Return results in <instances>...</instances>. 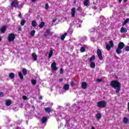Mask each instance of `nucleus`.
<instances>
[{"instance_id":"24","label":"nucleus","mask_w":129,"mask_h":129,"mask_svg":"<svg viewBox=\"0 0 129 129\" xmlns=\"http://www.w3.org/2000/svg\"><path fill=\"white\" fill-rule=\"evenodd\" d=\"M50 35V30L49 29H47L45 33L44 34V36L45 37H47V36H49Z\"/></svg>"},{"instance_id":"3","label":"nucleus","mask_w":129,"mask_h":129,"mask_svg":"<svg viewBox=\"0 0 129 129\" xmlns=\"http://www.w3.org/2000/svg\"><path fill=\"white\" fill-rule=\"evenodd\" d=\"M81 24H82V21L77 20L74 23H71V26H73L74 27H76L77 28H81Z\"/></svg>"},{"instance_id":"15","label":"nucleus","mask_w":129,"mask_h":129,"mask_svg":"<svg viewBox=\"0 0 129 129\" xmlns=\"http://www.w3.org/2000/svg\"><path fill=\"white\" fill-rule=\"evenodd\" d=\"M86 48H87V46L86 45H84L83 46L81 47L80 49V51L81 53L85 52V49H86Z\"/></svg>"},{"instance_id":"59","label":"nucleus","mask_w":129,"mask_h":129,"mask_svg":"<svg viewBox=\"0 0 129 129\" xmlns=\"http://www.w3.org/2000/svg\"><path fill=\"white\" fill-rule=\"evenodd\" d=\"M51 105H53V103H51Z\"/></svg>"},{"instance_id":"55","label":"nucleus","mask_w":129,"mask_h":129,"mask_svg":"<svg viewBox=\"0 0 129 129\" xmlns=\"http://www.w3.org/2000/svg\"><path fill=\"white\" fill-rule=\"evenodd\" d=\"M91 129H95V128L94 127V126H92Z\"/></svg>"},{"instance_id":"58","label":"nucleus","mask_w":129,"mask_h":129,"mask_svg":"<svg viewBox=\"0 0 129 129\" xmlns=\"http://www.w3.org/2000/svg\"><path fill=\"white\" fill-rule=\"evenodd\" d=\"M1 40H2V38L0 36V41H1Z\"/></svg>"},{"instance_id":"4","label":"nucleus","mask_w":129,"mask_h":129,"mask_svg":"<svg viewBox=\"0 0 129 129\" xmlns=\"http://www.w3.org/2000/svg\"><path fill=\"white\" fill-rule=\"evenodd\" d=\"M94 60H95V56L93 55L90 58V64L91 68H95V62H94Z\"/></svg>"},{"instance_id":"14","label":"nucleus","mask_w":129,"mask_h":129,"mask_svg":"<svg viewBox=\"0 0 129 129\" xmlns=\"http://www.w3.org/2000/svg\"><path fill=\"white\" fill-rule=\"evenodd\" d=\"M5 104L7 106H10L12 104V100H7L5 102Z\"/></svg>"},{"instance_id":"12","label":"nucleus","mask_w":129,"mask_h":129,"mask_svg":"<svg viewBox=\"0 0 129 129\" xmlns=\"http://www.w3.org/2000/svg\"><path fill=\"white\" fill-rule=\"evenodd\" d=\"M76 13V9H75V8H73L72 9V12H71L72 17L73 18H74V17H75Z\"/></svg>"},{"instance_id":"13","label":"nucleus","mask_w":129,"mask_h":129,"mask_svg":"<svg viewBox=\"0 0 129 129\" xmlns=\"http://www.w3.org/2000/svg\"><path fill=\"white\" fill-rule=\"evenodd\" d=\"M82 88H83V89H86V88H87V83H86V82H84L82 83Z\"/></svg>"},{"instance_id":"39","label":"nucleus","mask_w":129,"mask_h":129,"mask_svg":"<svg viewBox=\"0 0 129 129\" xmlns=\"http://www.w3.org/2000/svg\"><path fill=\"white\" fill-rule=\"evenodd\" d=\"M23 99H24V100H27V99H28V97H27V96H23L22 97Z\"/></svg>"},{"instance_id":"45","label":"nucleus","mask_w":129,"mask_h":129,"mask_svg":"<svg viewBox=\"0 0 129 129\" xmlns=\"http://www.w3.org/2000/svg\"><path fill=\"white\" fill-rule=\"evenodd\" d=\"M91 40L92 42H94V41H95V38H94V37H92L91 38Z\"/></svg>"},{"instance_id":"47","label":"nucleus","mask_w":129,"mask_h":129,"mask_svg":"<svg viewBox=\"0 0 129 129\" xmlns=\"http://www.w3.org/2000/svg\"><path fill=\"white\" fill-rule=\"evenodd\" d=\"M39 99H43V98H42V96H40L39 97Z\"/></svg>"},{"instance_id":"26","label":"nucleus","mask_w":129,"mask_h":129,"mask_svg":"<svg viewBox=\"0 0 129 129\" xmlns=\"http://www.w3.org/2000/svg\"><path fill=\"white\" fill-rule=\"evenodd\" d=\"M123 122L126 124L127 122H128V119L126 118V117H125L123 118Z\"/></svg>"},{"instance_id":"7","label":"nucleus","mask_w":129,"mask_h":129,"mask_svg":"<svg viewBox=\"0 0 129 129\" xmlns=\"http://www.w3.org/2000/svg\"><path fill=\"white\" fill-rule=\"evenodd\" d=\"M56 65H57V63L55 62V61H54L51 64L52 71H56V70H58V67H57Z\"/></svg>"},{"instance_id":"30","label":"nucleus","mask_w":129,"mask_h":129,"mask_svg":"<svg viewBox=\"0 0 129 129\" xmlns=\"http://www.w3.org/2000/svg\"><path fill=\"white\" fill-rule=\"evenodd\" d=\"M68 33L69 35L72 34L73 33V29L70 28L68 31Z\"/></svg>"},{"instance_id":"37","label":"nucleus","mask_w":129,"mask_h":129,"mask_svg":"<svg viewBox=\"0 0 129 129\" xmlns=\"http://www.w3.org/2000/svg\"><path fill=\"white\" fill-rule=\"evenodd\" d=\"M77 11H78V12H81L82 11V8H81V7L79 6L78 7Z\"/></svg>"},{"instance_id":"23","label":"nucleus","mask_w":129,"mask_h":129,"mask_svg":"<svg viewBox=\"0 0 129 129\" xmlns=\"http://www.w3.org/2000/svg\"><path fill=\"white\" fill-rule=\"evenodd\" d=\"M44 26H45V22H41L39 26L40 29H42V28H44Z\"/></svg>"},{"instance_id":"29","label":"nucleus","mask_w":129,"mask_h":129,"mask_svg":"<svg viewBox=\"0 0 129 129\" xmlns=\"http://www.w3.org/2000/svg\"><path fill=\"white\" fill-rule=\"evenodd\" d=\"M67 36V33H66L64 34H63L62 35H61V40H62V41L64 40V39H65V37Z\"/></svg>"},{"instance_id":"9","label":"nucleus","mask_w":129,"mask_h":129,"mask_svg":"<svg viewBox=\"0 0 129 129\" xmlns=\"http://www.w3.org/2000/svg\"><path fill=\"white\" fill-rule=\"evenodd\" d=\"M112 47H113V42L112 40H111L109 41V44H106V49H107L108 51H109Z\"/></svg>"},{"instance_id":"28","label":"nucleus","mask_w":129,"mask_h":129,"mask_svg":"<svg viewBox=\"0 0 129 129\" xmlns=\"http://www.w3.org/2000/svg\"><path fill=\"white\" fill-rule=\"evenodd\" d=\"M19 76L21 80H23V79H24V76H23V74H22L21 72H20L19 73Z\"/></svg>"},{"instance_id":"11","label":"nucleus","mask_w":129,"mask_h":129,"mask_svg":"<svg viewBox=\"0 0 129 129\" xmlns=\"http://www.w3.org/2000/svg\"><path fill=\"white\" fill-rule=\"evenodd\" d=\"M47 120H48V118L47 117H43L41 119V123L43 124L45 126L46 124Z\"/></svg>"},{"instance_id":"18","label":"nucleus","mask_w":129,"mask_h":129,"mask_svg":"<svg viewBox=\"0 0 129 129\" xmlns=\"http://www.w3.org/2000/svg\"><path fill=\"white\" fill-rule=\"evenodd\" d=\"M127 32V29L124 28L123 27H122L120 29V33H126Z\"/></svg>"},{"instance_id":"43","label":"nucleus","mask_w":129,"mask_h":129,"mask_svg":"<svg viewBox=\"0 0 129 129\" xmlns=\"http://www.w3.org/2000/svg\"><path fill=\"white\" fill-rule=\"evenodd\" d=\"M60 74H63V69L62 68H60Z\"/></svg>"},{"instance_id":"57","label":"nucleus","mask_w":129,"mask_h":129,"mask_svg":"<svg viewBox=\"0 0 129 129\" xmlns=\"http://www.w3.org/2000/svg\"><path fill=\"white\" fill-rule=\"evenodd\" d=\"M76 3V1H74V4H75Z\"/></svg>"},{"instance_id":"51","label":"nucleus","mask_w":129,"mask_h":129,"mask_svg":"<svg viewBox=\"0 0 129 129\" xmlns=\"http://www.w3.org/2000/svg\"><path fill=\"white\" fill-rule=\"evenodd\" d=\"M32 3H35V2H36V0H31Z\"/></svg>"},{"instance_id":"8","label":"nucleus","mask_w":129,"mask_h":129,"mask_svg":"<svg viewBox=\"0 0 129 129\" xmlns=\"http://www.w3.org/2000/svg\"><path fill=\"white\" fill-rule=\"evenodd\" d=\"M11 6L16 9L19 8V2L16 1H13L11 3Z\"/></svg>"},{"instance_id":"35","label":"nucleus","mask_w":129,"mask_h":129,"mask_svg":"<svg viewBox=\"0 0 129 129\" xmlns=\"http://www.w3.org/2000/svg\"><path fill=\"white\" fill-rule=\"evenodd\" d=\"M31 83L33 85H35L37 83V81L36 80H31Z\"/></svg>"},{"instance_id":"53","label":"nucleus","mask_w":129,"mask_h":129,"mask_svg":"<svg viewBox=\"0 0 129 129\" xmlns=\"http://www.w3.org/2000/svg\"><path fill=\"white\" fill-rule=\"evenodd\" d=\"M127 1V0H123L124 3H126Z\"/></svg>"},{"instance_id":"10","label":"nucleus","mask_w":129,"mask_h":129,"mask_svg":"<svg viewBox=\"0 0 129 129\" xmlns=\"http://www.w3.org/2000/svg\"><path fill=\"white\" fill-rule=\"evenodd\" d=\"M97 54L100 60H101L103 59V58L102 57V52H101V50H100V49H98L97 50Z\"/></svg>"},{"instance_id":"31","label":"nucleus","mask_w":129,"mask_h":129,"mask_svg":"<svg viewBox=\"0 0 129 129\" xmlns=\"http://www.w3.org/2000/svg\"><path fill=\"white\" fill-rule=\"evenodd\" d=\"M52 56H53V50H51L49 51V53L48 55V58H51V57H52Z\"/></svg>"},{"instance_id":"17","label":"nucleus","mask_w":129,"mask_h":129,"mask_svg":"<svg viewBox=\"0 0 129 129\" xmlns=\"http://www.w3.org/2000/svg\"><path fill=\"white\" fill-rule=\"evenodd\" d=\"M6 30H7V27H6V26H3L1 28V33L2 34H4V33H5V32H6Z\"/></svg>"},{"instance_id":"21","label":"nucleus","mask_w":129,"mask_h":129,"mask_svg":"<svg viewBox=\"0 0 129 129\" xmlns=\"http://www.w3.org/2000/svg\"><path fill=\"white\" fill-rule=\"evenodd\" d=\"M9 77L11 78V79H14V78H15V74L13 73L9 74Z\"/></svg>"},{"instance_id":"44","label":"nucleus","mask_w":129,"mask_h":129,"mask_svg":"<svg viewBox=\"0 0 129 129\" xmlns=\"http://www.w3.org/2000/svg\"><path fill=\"white\" fill-rule=\"evenodd\" d=\"M71 86H74L75 85V84L74 83V82H71Z\"/></svg>"},{"instance_id":"25","label":"nucleus","mask_w":129,"mask_h":129,"mask_svg":"<svg viewBox=\"0 0 129 129\" xmlns=\"http://www.w3.org/2000/svg\"><path fill=\"white\" fill-rule=\"evenodd\" d=\"M22 72L23 73V75H24V76H26V75H27V73H28V71L26 69H23L22 70Z\"/></svg>"},{"instance_id":"36","label":"nucleus","mask_w":129,"mask_h":129,"mask_svg":"<svg viewBox=\"0 0 129 129\" xmlns=\"http://www.w3.org/2000/svg\"><path fill=\"white\" fill-rule=\"evenodd\" d=\"M25 23H26V20H23L21 21V26H24Z\"/></svg>"},{"instance_id":"33","label":"nucleus","mask_w":129,"mask_h":129,"mask_svg":"<svg viewBox=\"0 0 129 129\" xmlns=\"http://www.w3.org/2000/svg\"><path fill=\"white\" fill-rule=\"evenodd\" d=\"M128 22H129V19L127 18L126 20H125L124 21L123 26H124V25H126V24H127V23H128Z\"/></svg>"},{"instance_id":"20","label":"nucleus","mask_w":129,"mask_h":129,"mask_svg":"<svg viewBox=\"0 0 129 129\" xmlns=\"http://www.w3.org/2000/svg\"><path fill=\"white\" fill-rule=\"evenodd\" d=\"M32 57L34 59V61H37V58H38V56H37V54L35 53H33L32 54Z\"/></svg>"},{"instance_id":"34","label":"nucleus","mask_w":129,"mask_h":129,"mask_svg":"<svg viewBox=\"0 0 129 129\" xmlns=\"http://www.w3.org/2000/svg\"><path fill=\"white\" fill-rule=\"evenodd\" d=\"M35 33H36V31L32 30L30 33L31 36H32V37H34V36H35Z\"/></svg>"},{"instance_id":"56","label":"nucleus","mask_w":129,"mask_h":129,"mask_svg":"<svg viewBox=\"0 0 129 129\" xmlns=\"http://www.w3.org/2000/svg\"><path fill=\"white\" fill-rule=\"evenodd\" d=\"M119 1V3H120L121 2H122V0H118Z\"/></svg>"},{"instance_id":"5","label":"nucleus","mask_w":129,"mask_h":129,"mask_svg":"<svg viewBox=\"0 0 129 129\" xmlns=\"http://www.w3.org/2000/svg\"><path fill=\"white\" fill-rule=\"evenodd\" d=\"M107 103L105 101H101L97 103L98 107H101L102 108L106 106Z\"/></svg>"},{"instance_id":"41","label":"nucleus","mask_w":129,"mask_h":129,"mask_svg":"<svg viewBox=\"0 0 129 129\" xmlns=\"http://www.w3.org/2000/svg\"><path fill=\"white\" fill-rule=\"evenodd\" d=\"M85 40H87V37H84L82 38V41H85Z\"/></svg>"},{"instance_id":"54","label":"nucleus","mask_w":129,"mask_h":129,"mask_svg":"<svg viewBox=\"0 0 129 129\" xmlns=\"http://www.w3.org/2000/svg\"><path fill=\"white\" fill-rule=\"evenodd\" d=\"M59 81H60V82H61V81H63V79H60L59 80Z\"/></svg>"},{"instance_id":"38","label":"nucleus","mask_w":129,"mask_h":129,"mask_svg":"<svg viewBox=\"0 0 129 129\" xmlns=\"http://www.w3.org/2000/svg\"><path fill=\"white\" fill-rule=\"evenodd\" d=\"M124 50H126L127 52H128V51H129V46H126L124 48Z\"/></svg>"},{"instance_id":"19","label":"nucleus","mask_w":129,"mask_h":129,"mask_svg":"<svg viewBox=\"0 0 129 129\" xmlns=\"http://www.w3.org/2000/svg\"><path fill=\"white\" fill-rule=\"evenodd\" d=\"M45 112H48V113H50V112H52V110L51 109V108L50 107H46L45 108Z\"/></svg>"},{"instance_id":"50","label":"nucleus","mask_w":129,"mask_h":129,"mask_svg":"<svg viewBox=\"0 0 129 129\" xmlns=\"http://www.w3.org/2000/svg\"><path fill=\"white\" fill-rule=\"evenodd\" d=\"M19 17L22 18V14L20 13L19 15Z\"/></svg>"},{"instance_id":"2","label":"nucleus","mask_w":129,"mask_h":129,"mask_svg":"<svg viewBox=\"0 0 129 129\" xmlns=\"http://www.w3.org/2000/svg\"><path fill=\"white\" fill-rule=\"evenodd\" d=\"M123 48H124V43H123V42H119L118 45V47L116 49V52L117 54H121L122 52L121 50H122Z\"/></svg>"},{"instance_id":"1","label":"nucleus","mask_w":129,"mask_h":129,"mask_svg":"<svg viewBox=\"0 0 129 129\" xmlns=\"http://www.w3.org/2000/svg\"><path fill=\"white\" fill-rule=\"evenodd\" d=\"M110 85L115 89L116 93H119L121 88L120 83L119 82L116 80L112 81L110 83Z\"/></svg>"},{"instance_id":"6","label":"nucleus","mask_w":129,"mask_h":129,"mask_svg":"<svg viewBox=\"0 0 129 129\" xmlns=\"http://www.w3.org/2000/svg\"><path fill=\"white\" fill-rule=\"evenodd\" d=\"M16 39V35L14 33H11L9 35L8 41L9 42H13Z\"/></svg>"},{"instance_id":"42","label":"nucleus","mask_w":129,"mask_h":129,"mask_svg":"<svg viewBox=\"0 0 129 129\" xmlns=\"http://www.w3.org/2000/svg\"><path fill=\"white\" fill-rule=\"evenodd\" d=\"M4 94L3 92H0V97H4Z\"/></svg>"},{"instance_id":"27","label":"nucleus","mask_w":129,"mask_h":129,"mask_svg":"<svg viewBox=\"0 0 129 129\" xmlns=\"http://www.w3.org/2000/svg\"><path fill=\"white\" fill-rule=\"evenodd\" d=\"M32 27H37V22L35 21H32V24H31Z\"/></svg>"},{"instance_id":"49","label":"nucleus","mask_w":129,"mask_h":129,"mask_svg":"<svg viewBox=\"0 0 129 129\" xmlns=\"http://www.w3.org/2000/svg\"><path fill=\"white\" fill-rule=\"evenodd\" d=\"M18 30H19V31H22V27H19V28H18Z\"/></svg>"},{"instance_id":"16","label":"nucleus","mask_w":129,"mask_h":129,"mask_svg":"<svg viewBox=\"0 0 129 129\" xmlns=\"http://www.w3.org/2000/svg\"><path fill=\"white\" fill-rule=\"evenodd\" d=\"M84 5L85 7H89V0H85L84 2Z\"/></svg>"},{"instance_id":"60","label":"nucleus","mask_w":129,"mask_h":129,"mask_svg":"<svg viewBox=\"0 0 129 129\" xmlns=\"http://www.w3.org/2000/svg\"><path fill=\"white\" fill-rule=\"evenodd\" d=\"M97 33H98V31H97Z\"/></svg>"},{"instance_id":"48","label":"nucleus","mask_w":129,"mask_h":129,"mask_svg":"<svg viewBox=\"0 0 129 129\" xmlns=\"http://www.w3.org/2000/svg\"><path fill=\"white\" fill-rule=\"evenodd\" d=\"M56 21H57V19H54V20L52 21V22H53V23H54V22H56Z\"/></svg>"},{"instance_id":"46","label":"nucleus","mask_w":129,"mask_h":129,"mask_svg":"<svg viewBox=\"0 0 129 129\" xmlns=\"http://www.w3.org/2000/svg\"><path fill=\"white\" fill-rule=\"evenodd\" d=\"M97 82H101L102 80H101V79H98L97 80Z\"/></svg>"},{"instance_id":"40","label":"nucleus","mask_w":129,"mask_h":129,"mask_svg":"<svg viewBox=\"0 0 129 129\" xmlns=\"http://www.w3.org/2000/svg\"><path fill=\"white\" fill-rule=\"evenodd\" d=\"M48 9H49V4H46V5H45V10H48Z\"/></svg>"},{"instance_id":"22","label":"nucleus","mask_w":129,"mask_h":129,"mask_svg":"<svg viewBox=\"0 0 129 129\" xmlns=\"http://www.w3.org/2000/svg\"><path fill=\"white\" fill-rule=\"evenodd\" d=\"M70 86L68 84H65L63 86V89H64L66 91L69 90V87Z\"/></svg>"},{"instance_id":"32","label":"nucleus","mask_w":129,"mask_h":129,"mask_svg":"<svg viewBox=\"0 0 129 129\" xmlns=\"http://www.w3.org/2000/svg\"><path fill=\"white\" fill-rule=\"evenodd\" d=\"M96 116L97 118H98V119H100V118H101V114L97 113L96 115Z\"/></svg>"},{"instance_id":"52","label":"nucleus","mask_w":129,"mask_h":129,"mask_svg":"<svg viewBox=\"0 0 129 129\" xmlns=\"http://www.w3.org/2000/svg\"><path fill=\"white\" fill-rule=\"evenodd\" d=\"M58 108H62V106H58Z\"/></svg>"}]
</instances>
